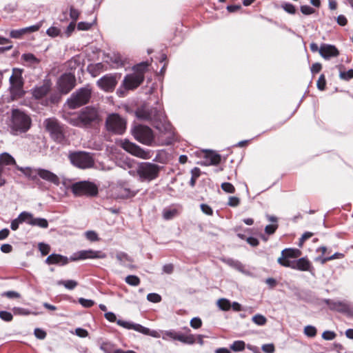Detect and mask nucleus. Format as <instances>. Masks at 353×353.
<instances>
[{"label": "nucleus", "mask_w": 353, "mask_h": 353, "mask_svg": "<svg viewBox=\"0 0 353 353\" xmlns=\"http://www.w3.org/2000/svg\"><path fill=\"white\" fill-rule=\"evenodd\" d=\"M278 263L286 268H290L292 269L294 268V261H290V258L285 257L284 256L281 255V256L277 260Z\"/></svg>", "instance_id": "obj_30"}, {"label": "nucleus", "mask_w": 353, "mask_h": 353, "mask_svg": "<svg viewBox=\"0 0 353 353\" xmlns=\"http://www.w3.org/2000/svg\"><path fill=\"white\" fill-rule=\"evenodd\" d=\"M120 146L123 148L125 151L130 153L131 154L143 159H149L151 158L150 152L148 150H144L140 146L137 144L132 143L126 139L121 140L119 142Z\"/></svg>", "instance_id": "obj_14"}, {"label": "nucleus", "mask_w": 353, "mask_h": 353, "mask_svg": "<svg viewBox=\"0 0 353 353\" xmlns=\"http://www.w3.org/2000/svg\"><path fill=\"white\" fill-rule=\"evenodd\" d=\"M217 305L219 307L223 310V311H228L231 307V303L229 300L226 299H220L217 301Z\"/></svg>", "instance_id": "obj_34"}, {"label": "nucleus", "mask_w": 353, "mask_h": 353, "mask_svg": "<svg viewBox=\"0 0 353 353\" xmlns=\"http://www.w3.org/2000/svg\"><path fill=\"white\" fill-rule=\"evenodd\" d=\"M23 34H26L23 28L13 30L10 33V37L14 39H21Z\"/></svg>", "instance_id": "obj_46"}, {"label": "nucleus", "mask_w": 353, "mask_h": 353, "mask_svg": "<svg viewBox=\"0 0 353 353\" xmlns=\"http://www.w3.org/2000/svg\"><path fill=\"white\" fill-rule=\"evenodd\" d=\"M92 26V23H88V22H79L77 24V28L79 30H89Z\"/></svg>", "instance_id": "obj_63"}, {"label": "nucleus", "mask_w": 353, "mask_h": 353, "mask_svg": "<svg viewBox=\"0 0 353 353\" xmlns=\"http://www.w3.org/2000/svg\"><path fill=\"white\" fill-rule=\"evenodd\" d=\"M1 296H6L8 299H18L21 296L20 294H19L18 292H17L15 291L5 292L1 294Z\"/></svg>", "instance_id": "obj_53"}, {"label": "nucleus", "mask_w": 353, "mask_h": 353, "mask_svg": "<svg viewBox=\"0 0 353 353\" xmlns=\"http://www.w3.org/2000/svg\"><path fill=\"white\" fill-rule=\"evenodd\" d=\"M117 325L125 329L133 330L139 333L150 336L154 338L161 337L164 341H178L188 345H192L196 341V338L194 334H190L185 335L180 332H176L174 330L157 331L154 330H150L149 328L145 327L139 323H134L131 321H126L123 320L118 321Z\"/></svg>", "instance_id": "obj_1"}, {"label": "nucleus", "mask_w": 353, "mask_h": 353, "mask_svg": "<svg viewBox=\"0 0 353 353\" xmlns=\"http://www.w3.org/2000/svg\"><path fill=\"white\" fill-rule=\"evenodd\" d=\"M261 349L266 353H273L274 352V346L273 344H265L262 346Z\"/></svg>", "instance_id": "obj_64"}, {"label": "nucleus", "mask_w": 353, "mask_h": 353, "mask_svg": "<svg viewBox=\"0 0 353 353\" xmlns=\"http://www.w3.org/2000/svg\"><path fill=\"white\" fill-rule=\"evenodd\" d=\"M69 159L74 166L86 169L94 165V160L89 153L84 152H77L70 154Z\"/></svg>", "instance_id": "obj_10"}, {"label": "nucleus", "mask_w": 353, "mask_h": 353, "mask_svg": "<svg viewBox=\"0 0 353 353\" xmlns=\"http://www.w3.org/2000/svg\"><path fill=\"white\" fill-rule=\"evenodd\" d=\"M221 188L224 192L227 193H234L235 192V188L234 185L230 183H223L221 184Z\"/></svg>", "instance_id": "obj_43"}, {"label": "nucleus", "mask_w": 353, "mask_h": 353, "mask_svg": "<svg viewBox=\"0 0 353 353\" xmlns=\"http://www.w3.org/2000/svg\"><path fill=\"white\" fill-rule=\"evenodd\" d=\"M245 343L243 341H235L230 345V349L234 352H241L245 349Z\"/></svg>", "instance_id": "obj_31"}, {"label": "nucleus", "mask_w": 353, "mask_h": 353, "mask_svg": "<svg viewBox=\"0 0 353 353\" xmlns=\"http://www.w3.org/2000/svg\"><path fill=\"white\" fill-rule=\"evenodd\" d=\"M46 34L49 36V37H56L59 35H60L61 34V30L57 28V27H54V26H51L47 30H46Z\"/></svg>", "instance_id": "obj_41"}, {"label": "nucleus", "mask_w": 353, "mask_h": 353, "mask_svg": "<svg viewBox=\"0 0 353 353\" xmlns=\"http://www.w3.org/2000/svg\"><path fill=\"white\" fill-rule=\"evenodd\" d=\"M301 252L298 249L286 248L281 252V255L285 257L293 259L300 256Z\"/></svg>", "instance_id": "obj_27"}, {"label": "nucleus", "mask_w": 353, "mask_h": 353, "mask_svg": "<svg viewBox=\"0 0 353 353\" xmlns=\"http://www.w3.org/2000/svg\"><path fill=\"white\" fill-rule=\"evenodd\" d=\"M22 58L24 61L30 62L31 63L37 64L39 63V60L31 53H26L22 55Z\"/></svg>", "instance_id": "obj_40"}, {"label": "nucleus", "mask_w": 353, "mask_h": 353, "mask_svg": "<svg viewBox=\"0 0 353 353\" xmlns=\"http://www.w3.org/2000/svg\"><path fill=\"white\" fill-rule=\"evenodd\" d=\"M91 93L92 90L89 85L77 90L68 101L69 107L74 109L87 103L90 99Z\"/></svg>", "instance_id": "obj_7"}, {"label": "nucleus", "mask_w": 353, "mask_h": 353, "mask_svg": "<svg viewBox=\"0 0 353 353\" xmlns=\"http://www.w3.org/2000/svg\"><path fill=\"white\" fill-rule=\"evenodd\" d=\"M76 78L72 73L62 74L57 81V88L63 94L68 93L75 85Z\"/></svg>", "instance_id": "obj_16"}, {"label": "nucleus", "mask_w": 353, "mask_h": 353, "mask_svg": "<svg viewBox=\"0 0 353 353\" xmlns=\"http://www.w3.org/2000/svg\"><path fill=\"white\" fill-rule=\"evenodd\" d=\"M57 285H64L65 288L68 290H73L77 286V282L73 280H67V281H57Z\"/></svg>", "instance_id": "obj_33"}, {"label": "nucleus", "mask_w": 353, "mask_h": 353, "mask_svg": "<svg viewBox=\"0 0 353 353\" xmlns=\"http://www.w3.org/2000/svg\"><path fill=\"white\" fill-rule=\"evenodd\" d=\"M39 176L56 185H59L60 183L59 178L48 170L39 168Z\"/></svg>", "instance_id": "obj_20"}, {"label": "nucleus", "mask_w": 353, "mask_h": 353, "mask_svg": "<svg viewBox=\"0 0 353 353\" xmlns=\"http://www.w3.org/2000/svg\"><path fill=\"white\" fill-rule=\"evenodd\" d=\"M125 281L130 285L137 286L140 283V279L137 276L129 275L125 277Z\"/></svg>", "instance_id": "obj_36"}, {"label": "nucleus", "mask_w": 353, "mask_h": 353, "mask_svg": "<svg viewBox=\"0 0 353 353\" xmlns=\"http://www.w3.org/2000/svg\"><path fill=\"white\" fill-rule=\"evenodd\" d=\"M106 254L101 250H81L70 257V261H75L84 259H105Z\"/></svg>", "instance_id": "obj_17"}, {"label": "nucleus", "mask_w": 353, "mask_h": 353, "mask_svg": "<svg viewBox=\"0 0 353 353\" xmlns=\"http://www.w3.org/2000/svg\"><path fill=\"white\" fill-rule=\"evenodd\" d=\"M303 332L307 336L312 338L316 335L317 330L314 326L307 325L304 327Z\"/></svg>", "instance_id": "obj_38"}, {"label": "nucleus", "mask_w": 353, "mask_h": 353, "mask_svg": "<svg viewBox=\"0 0 353 353\" xmlns=\"http://www.w3.org/2000/svg\"><path fill=\"white\" fill-rule=\"evenodd\" d=\"M178 214L176 209H165L163 212V216L165 220H170L175 217Z\"/></svg>", "instance_id": "obj_35"}, {"label": "nucleus", "mask_w": 353, "mask_h": 353, "mask_svg": "<svg viewBox=\"0 0 353 353\" xmlns=\"http://www.w3.org/2000/svg\"><path fill=\"white\" fill-rule=\"evenodd\" d=\"M69 259L68 257L57 254H52L49 255L46 259V263L48 265L55 264L59 265H64L68 263Z\"/></svg>", "instance_id": "obj_21"}, {"label": "nucleus", "mask_w": 353, "mask_h": 353, "mask_svg": "<svg viewBox=\"0 0 353 353\" xmlns=\"http://www.w3.org/2000/svg\"><path fill=\"white\" fill-rule=\"evenodd\" d=\"M39 249L43 256L47 255L50 251V247L49 245L44 243H39Z\"/></svg>", "instance_id": "obj_44"}, {"label": "nucleus", "mask_w": 353, "mask_h": 353, "mask_svg": "<svg viewBox=\"0 0 353 353\" xmlns=\"http://www.w3.org/2000/svg\"><path fill=\"white\" fill-rule=\"evenodd\" d=\"M227 263L228 265H230V266H232L234 267V268L239 270H241L242 268H243V265L237 261H234L232 259H228L227 261Z\"/></svg>", "instance_id": "obj_57"}, {"label": "nucleus", "mask_w": 353, "mask_h": 353, "mask_svg": "<svg viewBox=\"0 0 353 353\" xmlns=\"http://www.w3.org/2000/svg\"><path fill=\"white\" fill-rule=\"evenodd\" d=\"M340 77L345 80H349L353 78V70L350 69L347 72H341Z\"/></svg>", "instance_id": "obj_54"}, {"label": "nucleus", "mask_w": 353, "mask_h": 353, "mask_svg": "<svg viewBox=\"0 0 353 353\" xmlns=\"http://www.w3.org/2000/svg\"><path fill=\"white\" fill-rule=\"evenodd\" d=\"M240 203V199L236 196H230L228 201V205L231 207H236Z\"/></svg>", "instance_id": "obj_62"}, {"label": "nucleus", "mask_w": 353, "mask_h": 353, "mask_svg": "<svg viewBox=\"0 0 353 353\" xmlns=\"http://www.w3.org/2000/svg\"><path fill=\"white\" fill-rule=\"evenodd\" d=\"M336 334L333 331L326 330V331H324L322 334V338L326 341H332V340L336 338Z\"/></svg>", "instance_id": "obj_42"}, {"label": "nucleus", "mask_w": 353, "mask_h": 353, "mask_svg": "<svg viewBox=\"0 0 353 353\" xmlns=\"http://www.w3.org/2000/svg\"><path fill=\"white\" fill-rule=\"evenodd\" d=\"M97 84L103 90L111 92L117 85V80L114 77L105 76L97 81Z\"/></svg>", "instance_id": "obj_19"}, {"label": "nucleus", "mask_w": 353, "mask_h": 353, "mask_svg": "<svg viewBox=\"0 0 353 353\" xmlns=\"http://www.w3.org/2000/svg\"><path fill=\"white\" fill-rule=\"evenodd\" d=\"M76 23L72 21L67 27L65 32V34L67 37H69L75 29Z\"/></svg>", "instance_id": "obj_61"}, {"label": "nucleus", "mask_w": 353, "mask_h": 353, "mask_svg": "<svg viewBox=\"0 0 353 353\" xmlns=\"http://www.w3.org/2000/svg\"><path fill=\"white\" fill-rule=\"evenodd\" d=\"M32 120L30 117L19 109H12L8 123L12 133L26 132L31 127Z\"/></svg>", "instance_id": "obj_4"}, {"label": "nucleus", "mask_w": 353, "mask_h": 353, "mask_svg": "<svg viewBox=\"0 0 353 353\" xmlns=\"http://www.w3.org/2000/svg\"><path fill=\"white\" fill-rule=\"evenodd\" d=\"M106 128L114 134H123L126 128L125 121L117 114L109 115L105 121Z\"/></svg>", "instance_id": "obj_13"}, {"label": "nucleus", "mask_w": 353, "mask_h": 353, "mask_svg": "<svg viewBox=\"0 0 353 353\" xmlns=\"http://www.w3.org/2000/svg\"><path fill=\"white\" fill-rule=\"evenodd\" d=\"M147 299L152 303H159L161 300V297L159 294L156 293H150L147 296Z\"/></svg>", "instance_id": "obj_49"}, {"label": "nucleus", "mask_w": 353, "mask_h": 353, "mask_svg": "<svg viewBox=\"0 0 353 353\" xmlns=\"http://www.w3.org/2000/svg\"><path fill=\"white\" fill-rule=\"evenodd\" d=\"M79 14L80 12L77 9L74 8L73 6H70V17L72 21L76 23V21L78 19Z\"/></svg>", "instance_id": "obj_45"}, {"label": "nucleus", "mask_w": 353, "mask_h": 353, "mask_svg": "<svg viewBox=\"0 0 353 353\" xmlns=\"http://www.w3.org/2000/svg\"><path fill=\"white\" fill-rule=\"evenodd\" d=\"M137 117L142 120L150 121L154 128L161 132L169 129L170 125L166 122L164 113L160 105L154 108L142 107L136 111Z\"/></svg>", "instance_id": "obj_2"}, {"label": "nucleus", "mask_w": 353, "mask_h": 353, "mask_svg": "<svg viewBox=\"0 0 353 353\" xmlns=\"http://www.w3.org/2000/svg\"><path fill=\"white\" fill-rule=\"evenodd\" d=\"M117 259L119 261L121 265H125L126 262H130L131 259L127 254L124 252H119L116 254Z\"/></svg>", "instance_id": "obj_39"}, {"label": "nucleus", "mask_w": 353, "mask_h": 353, "mask_svg": "<svg viewBox=\"0 0 353 353\" xmlns=\"http://www.w3.org/2000/svg\"><path fill=\"white\" fill-rule=\"evenodd\" d=\"M86 238L91 241H96L98 239V235L94 231H87L85 232Z\"/></svg>", "instance_id": "obj_55"}, {"label": "nucleus", "mask_w": 353, "mask_h": 353, "mask_svg": "<svg viewBox=\"0 0 353 353\" xmlns=\"http://www.w3.org/2000/svg\"><path fill=\"white\" fill-rule=\"evenodd\" d=\"M20 220L21 223L26 222L30 225L31 220L33 219V215L28 212H22L17 217Z\"/></svg>", "instance_id": "obj_32"}, {"label": "nucleus", "mask_w": 353, "mask_h": 353, "mask_svg": "<svg viewBox=\"0 0 353 353\" xmlns=\"http://www.w3.org/2000/svg\"><path fill=\"white\" fill-rule=\"evenodd\" d=\"M16 165V161L12 156L7 152L2 153L0 155V165Z\"/></svg>", "instance_id": "obj_26"}, {"label": "nucleus", "mask_w": 353, "mask_h": 353, "mask_svg": "<svg viewBox=\"0 0 353 353\" xmlns=\"http://www.w3.org/2000/svg\"><path fill=\"white\" fill-rule=\"evenodd\" d=\"M49 90V87L47 85H43L33 89L32 93L36 99H40L45 97Z\"/></svg>", "instance_id": "obj_25"}, {"label": "nucleus", "mask_w": 353, "mask_h": 353, "mask_svg": "<svg viewBox=\"0 0 353 353\" xmlns=\"http://www.w3.org/2000/svg\"><path fill=\"white\" fill-rule=\"evenodd\" d=\"M205 162L203 165H218L221 161V156L219 154H216L214 152H208L205 154Z\"/></svg>", "instance_id": "obj_24"}, {"label": "nucleus", "mask_w": 353, "mask_h": 353, "mask_svg": "<svg viewBox=\"0 0 353 353\" xmlns=\"http://www.w3.org/2000/svg\"><path fill=\"white\" fill-rule=\"evenodd\" d=\"M319 54L325 59H329L332 57H336L339 54V52L334 46L323 43L320 47Z\"/></svg>", "instance_id": "obj_18"}, {"label": "nucleus", "mask_w": 353, "mask_h": 353, "mask_svg": "<svg viewBox=\"0 0 353 353\" xmlns=\"http://www.w3.org/2000/svg\"><path fill=\"white\" fill-rule=\"evenodd\" d=\"M326 302L330 310L345 314L353 319V304L351 303L333 300H327Z\"/></svg>", "instance_id": "obj_15"}, {"label": "nucleus", "mask_w": 353, "mask_h": 353, "mask_svg": "<svg viewBox=\"0 0 353 353\" xmlns=\"http://www.w3.org/2000/svg\"><path fill=\"white\" fill-rule=\"evenodd\" d=\"M21 72V70L14 68L13 69L12 75L10 77V90L12 99H19L24 94Z\"/></svg>", "instance_id": "obj_8"}, {"label": "nucleus", "mask_w": 353, "mask_h": 353, "mask_svg": "<svg viewBox=\"0 0 353 353\" xmlns=\"http://www.w3.org/2000/svg\"><path fill=\"white\" fill-rule=\"evenodd\" d=\"M13 312L15 315H28L30 312L22 307H14Z\"/></svg>", "instance_id": "obj_58"}, {"label": "nucleus", "mask_w": 353, "mask_h": 353, "mask_svg": "<svg viewBox=\"0 0 353 353\" xmlns=\"http://www.w3.org/2000/svg\"><path fill=\"white\" fill-rule=\"evenodd\" d=\"M190 326L194 329H198L201 327L202 321L201 319L199 317H194L190 321Z\"/></svg>", "instance_id": "obj_48"}, {"label": "nucleus", "mask_w": 353, "mask_h": 353, "mask_svg": "<svg viewBox=\"0 0 353 353\" xmlns=\"http://www.w3.org/2000/svg\"><path fill=\"white\" fill-rule=\"evenodd\" d=\"M312 267V266L310 261L307 258L302 257L296 261H294V265L293 269L300 271H310Z\"/></svg>", "instance_id": "obj_22"}, {"label": "nucleus", "mask_w": 353, "mask_h": 353, "mask_svg": "<svg viewBox=\"0 0 353 353\" xmlns=\"http://www.w3.org/2000/svg\"><path fill=\"white\" fill-rule=\"evenodd\" d=\"M252 321L256 325L261 326L264 325L267 322L266 318L263 315L259 314L253 316L252 318Z\"/></svg>", "instance_id": "obj_37"}, {"label": "nucleus", "mask_w": 353, "mask_h": 353, "mask_svg": "<svg viewBox=\"0 0 353 353\" xmlns=\"http://www.w3.org/2000/svg\"><path fill=\"white\" fill-rule=\"evenodd\" d=\"M34 333L39 339H44L46 336V332L40 328H36Z\"/></svg>", "instance_id": "obj_60"}, {"label": "nucleus", "mask_w": 353, "mask_h": 353, "mask_svg": "<svg viewBox=\"0 0 353 353\" xmlns=\"http://www.w3.org/2000/svg\"><path fill=\"white\" fill-rule=\"evenodd\" d=\"M79 303L84 307H90L94 304V301L84 298H79Z\"/></svg>", "instance_id": "obj_50"}, {"label": "nucleus", "mask_w": 353, "mask_h": 353, "mask_svg": "<svg viewBox=\"0 0 353 353\" xmlns=\"http://www.w3.org/2000/svg\"><path fill=\"white\" fill-rule=\"evenodd\" d=\"M41 26V23H37L36 25L30 26L29 27L23 28L26 34L34 32L39 30Z\"/></svg>", "instance_id": "obj_51"}, {"label": "nucleus", "mask_w": 353, "mask_h": 353, "mask_svg": "<svg viewBox=\"0 0 353 353\" xmlns=\"http://www.w3.org/2000/svg\"><path fill=\"white\" fill-rule=\"evenodd\" d=\"M46 130L50 133L52 139L58 143L65 140L63 126L54 118L47 119L44 121Z\"/></svg>", "instance_id": "obj_9"}, {"label": "nucleus", "mask_w": 353, "mask_h": 353, "mask_svg": "<svg viewBox=\"0 0 353 353\" xmlns=\"http://www.w3.org/2000/svg\"><path fill=\"white\" fill-rule=\"evenodd\" d=\"M101 121V117L97 109L90 106L83 108L69 120L71 125L79 128L94 127Z\"/></svg>", "instance_id": "obj_3"}, {"label": "nucleus", "mask_w": 353, "mask_h": 353, "mask_svg": "<svg viewBox=\"0 0 353 353\" xmlns=\"http://www.w3.org/2000/svg\"><path fill=\"white\" fill-rule=\"evenodd\" d=\"M132 134L136 140L147 145H150L154 141L152 130L145 125H136L132 130Z\"/></svg>", "instance_id": "obj_12"}, {"label": "nucleus", "mask_w": 353, "mask_h": 353, "mask_svg": "<svg viewBox=\"0 0 353 353\" xmlns=\"http://www.w3.org/2000/svg\"><path fill=\"white\" fill-rule=\"evenodd\" d=\"M277 228H278V224L277 223L272 224V225H268L265 228V232L268 234H272L274 233V232L276 231Z\"/></svg>", "instance_id": "obj_56"}, {"label": "nucleus", "mask_w": 353, "mask_h": 353, "mask_svg": "<svg viewBox=\"0 0 353 353\" xmlns=\"http://www.w3.org/2000/svg\"><path fill=\"white\" fill-rule=\"evenodd\" d=\"M301 11L303 14L309 15L314 12V9L310 6H302Z\"/></svg>", "instance_id": "obj_59"}, {"label": "nucleus", "mask_w": 353, "mask_h": 353, "mask_svg": "<svg viewBox=\"0 0 353 353\" xmlns=\"http://www.w3.org/2000/svg\"><path fill=\"white\" fill-rule=\"evenodd\" d=\"M160 169L157 164L143 162L138 166L137 174L142 181H151L158 177Z\"/></svg>", "instance_id": "obj_6"}, {"label": "nucleus", "mask_w": 353, "mask_h": 353, "mask_svg": "<svg viewBox=\"0 0 353 353\" xmlns=\"http://www.w3.org/2000/svg\"><path fill=\"white\" fill-rule=\"evenodd\" d=\"M16 168L31 180H36L37 176H39V168H23L19 165H17Z\"/></svg>", "instance_id": "obj_23"}, {"label": "nucleus", "mask_w": 353, "mask_h": 353, "mask_svg": "<svg viewBox=\"0 0 353 353\" xmlns=\"http://www.w3.org/2000/svg\"><path fill=\"white\" fill-rule=\"evenodd\" d=\"M30 225L32 226H38L41 228H47L48 227V222L43 218H34L31 220Z\"/></svg>", "instance_id": "obj_29"}, {"label": "nucleus", "mask_w": 353, "mask_h": 353, "mask_svg": "<svg viewBox=\"0 0 353 353\" xmlns=\"http://www.w3.org/2000/svg\"><path fill=\"white\" fill-rule=\"evenodd\" d=\"M326 85V81L324 74H321L319 77L316 86L319 90H324Z\"/></svg>", "instance_id": "obj_47"}, {"label": "nucleus", "mask_w": 353, "mask_h": 353, "mask_svg": "<svg viewBox=\"0 0 353 353\" xmlns=\"http://www.w3.org/2000/svg\"><path fill=\"white\" fill-rule=\"evenodd\" d=\"M0 318L5 321H11L12 320V314L9 312H6V311H1L0 312Z\"/></svg>", "instance_id": "obj_52"}, {"label": "nucleus", "mask_w": 353, "mask_h": 353, "mask_svg": "<svg viewBox=\"0 0 353 353\" xmlns=\"http://www.w3.org/2000/svg\"><path fill=\"white\" fill-rule=\"evenodd\" d=\"M148 65V62H142L133 68L134 72L127 74L123 80L125 89L134 90L142 83L144 80V73Z\"/></svg>", "instance_id": "obj_5"}, {"label": "nucleus", "mask_w": 353, "mask_h": 353, "mask_svg": "<svg viewBox=\"0 0 353 353\" xmlns=\"http://www.w3.org/2000/svg\"><path fill=\"white\" fill-rule=\"evenodd\" d=\"M118 193L117 195L119 198L125 199L134 196L135 193L132 192L129 188L125 187H119L117 189Z\"/></svg>", "instance_id": "obj_28"}, {"label": "nucleus", "mask_w": 353, "mask_h": 353, "mask_svg": "<svg viewBox=\"0 0 353 353\" xmlns=\"http://www.w3.org/2000/svg\"><path fill=\"white\" fill-rule=\"evenodd\" d=\"M72 193L75 196H94L98 193L97 187L89 181H79L71 185Z\"/></svg>", "instance_id": "obj_11"}]
</instances>
